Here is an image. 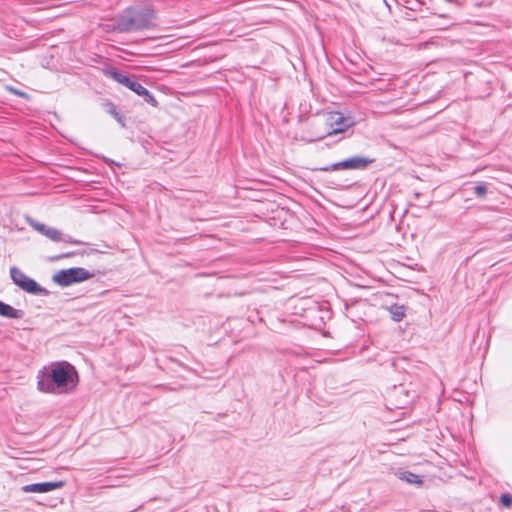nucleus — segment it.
Masks as SVG:
<instances>
[{
	"label": "nucleus",
	"mask_w": 512,
	"mask_h": 512,
	"mask_svg": "<svg viewBox=\"0 0 512 512\" xmlns=\"http://www.w3.org/2000/svg\"><path fill=\"white\" fill-rule=\"evenodd\" d=\"M79 383L76 368L67 361L54 362L37 374V389L43 393H67Z\"/></svg>",
	"instance_id": "nucleus-1"
},
{
	"label": "nucleus",
	"mask_w": 512,
	"mask_h": 512,
	"mask_svg": "<svg viewBox=\"0 0 512 512\" xmlns=\"http://www.w3.org/2000/svg\"><path fill=\"white\" fill-rule=\"evenodd\" d=\"M152 19L149 11L128 9L114 21L112 29L120 33L144 30L151 27Z\"/></svg>",
	"instance_id": "nucleus-2"
},
{
	"label": "nucleus",
	"mask_w": 512,
	"mask_h": 512,
	"mask_svg": "<svg viewBox=\"0 0 512 512\" xmlns=\"http://www.w3.org/2000/svg\"><path fill=\"white\" fill-rule=\"evenodd\" d=\"M102 72L106 77L113 79L117 83L124 85L128 89L135 92L137 95L143 97L144 101L149 103L153 107L158 106L156 98L152 95V93H150V91L147 88L141 85L135 79V77L125 75L113 66L104 67L102 69Z\"/></svg>",
	"instance_id": "nucleus-3"
},
{
	"label": "nucleus",
	"mask_w": 512,
	"mask_h": 512,
	"mask_svg": "<svg viewBox=\"0 0 512 512\" xmlns=\"http://www.w3.org/2000/svg\"><path fill=\"white\" fill-rule=\"evenodd\" d=\"M93 276L94 274L90 273L85 268L72 267L58 271L53 276V281L59 286L66 287L73 283H79L87 279H90Z\"/></svg>",
	"instance_id": "nucleus-4"
},
{
	"label": "nucleus",
	"mask_w": 512,
	"mask_h": 512,
	"mask_svg": "<svg viewBox=\"0 0 512 512\" xmlns=\"http://www.w3.org/2000/svg\"><path fill=\"white\" fill-rule=\"evenodd\" d=\"M10 276L12 281L27 293L42 296H47L49 294V291L46 288L40 286L35 280L28 277L17 267L10 268Z\"/></svg>",
	"instance_id": "nucleus-5"
},
{
	"label": "nucleus",
	"mask_w": 512,
	"mask_h": 512,
	"mask_svg": "<svg viewBox=\"0 0 512 512\" xmlns=\"http://www.w3.org/2000/svg\"><path fill=\"white\" fill-rule=\"evenodd\" d=\"M375 161L373 158H367L363 156H353L342 160L337 163H333L329 166L322 168L323 171H336V170H361L367 168L370 164Z\"/></svg>",
	"instance_id": "nucleus-6"
},
{
	"label": "nucleus",
	"mask_w": 512,
	"mask_h": 512,
	"mask_svg": "<svg viewBox=\"0 0 512 512\" xmlns=\"http://www.w3.org/2000/svg\"><path fill=\"white\" fill-rule=\"evenodd\" d=\"M29 224L34 230L44 235L53 242H61L63 240V233L57 228L49 227L36 220H30Z\"/></svg>",
	"instance_id": "nucleus-7"
},
{
	"label": "nucleus",
	"mask_w": 512,
	"mask_h": 512,
	"mask_svg": "<svg viewBox=\"0 0 512 512\" xmlns=\"http://www.w3.org/2000/svg\"><path fill=\"white\" fill-rule=\"evenodd\" d=\"M64 486L63 481L56 482H40L32 483L22 487V491L26 493H47L55 489L62 488Z\"/></svg>",
	"instance_id": "nucleus-8"
},
{
	"label": "nucleus",
	"mask_w": 512,
	"mask_h": 512,
	"mask_svg": "<svg viewBox=\"0 0 512 512\" xmlns=\"http://www.w3.org/2000/svg\"><path fill=\"white\" fill-rule=\"evenodd\" d=\"M331 119L333 121L334 127L329 134H337L344 132L346 129H348L354 124L351 118H345L340 113H334L331 116Z\"/></svg>",
	"instance_id": "nucleus-9"
},
{
	"label": "nucleus",
	"mask_w": 512,
	"mask_h": 512,
	"mask_svg": "<svg viewBox=\"0 0 512 512\" xmlns=\"http://www.w3.org/2000/svg\"><path fill=\"white\" fill-rule=\"evenodd\" d=\"M25 312L21 309H15L11 305L0 301V316L11 318V319H21L24 317Z\"/></svg>",
	"instance_id": "nucleus-10"
},
{
	"label": "nucleus",
	"mask_w": 512,
	"mask_h": 512,
	"mask_svg": "<svg viewBox=\"0 0 512 512\" xmlns=\"http://www.w3.org/2000/svg\"><path fill=\"white\" fill-rule=\"evenodd\" d=\"M390 317L395 322H400L406 315V307L397 303L385 307Z\"/></svg>",
	"instance_id": "nucleus-11"
},
{
	"label": "nucleus",
	"mask_w": 512,
	"mask_h": 512,
	"mask_svg": "<svg viewBox=\"0 0 512 512\" xmlns=\"http://www.w3.org/2000/svg\"><path fill=\"white\" fill-rule=\"evenodd\" d=\"M396 476L398 477V479L405 481L409 484H416L419 486L423 484L421 476L411 471H398L396 472Z\"/></svg>",
	"instance_id": "nucleus-12"
},
{
	"label": "nucleus",
	"mask_w": 512,
	"mask_h": 512,
	"mask_svg": "<svg viewBox=\"0 0 512 512\" xmlns=\"http://www.w3.org/2000/svg\"><path fill=\"white\" fill-rule=\"evenodd\" d=\"M474 193L478 198H483L487 194V186L485 183H480L474 187Z\"/></svg>",
	"instance_id": "nucleus-13"
},
{
	"label": "nucleus",
	"mask_w": 512,
	"mask_h": 512,
	"mask_svg": "<svg viewBox=\"0 0 512 512\" xmlns=\"http://www.w3.org/2000/svg\"><path fill=\"white\" fill-rule=\"evenodd\" d=\"M6 90L8 92H10L11 94L16 95L18 97H21V98H24V99H28L29 98V95L26 92L21 91V90L15 88L13 86H6Z\"/></svg>",
	"instance_id": "nucleus-14"
},
{
	"label": "nucleus",
	"mask_w": 512,
	"mask_h": 512,
	"mask_svg": "<svg viewBox=\"0 0 512 512\" xmlns=\"http://www.w3.org/2000/svg\"><path fill=\"white\" fill-rule=\"evenodd\" d=\"M500 503L503 507L510 508L512 505V495L504 493L500 496Z\"/></svg>",
	"instance_id": "nucleus-15"
},
{
	"label": "nucleus",
	"mask_w": 512,
	"mask_h": 512,
	"mask_svg": "<svg viewBox=\"0 0 512 512\" xmlns=\"http://www.w3.org/2000/svg\"><path fill=\"white\" fill-rule=\"evenodd\" d=\"M109 112L124 126L123 116L117 111L115 106H112Z\"/></svg>",
	"instance_id": "nucleus-16"
},
{
	"label": "nucleus",
	"mask_w": 512,
	"mask_h": 512,
	"mask_svg": "<svg viewBox=\"0 0 512 512\" xmlns=\"http://www.w3.org/2000/svg\"><path fill=\"white\" fill-rule=\"evenodd\" d=\"M62 241L66 242V243L75 244V245H81V244H83L81 241L76 240V239L72 238V237H71V236H69V235H66V236H65L64 234H63V240H62Z\"/></svg>",
	"instance_id": "nucleus-17"
},
{
	"label": "nucleus",
	"mask_w": 512,
	"mask_h": 512,
	"mask_svg": "<svg viewBox=\"0 0 512 512\" xmlns=\"http://www.w3.org/2000/svg\"><path fill=\"white\" fill-rule=\"evenodd\" d=\"M74 254H75L74 252H67V253H64V254H61V255L53 256V257H51V260L52 261H56V260H59V259H62V258L71 257Z\"/></svg>",
	"instance_id": "nucleus-18"
},
{
	"label": "nucleus",
	"mask_w": 512,
	"mask_h": 512,
	"mask_svg": "<svg viewBox=\"0 0 512 512\" xmlns=\"http://www.w3.org/2000/svg\"><path fill=\"white\" fill-rule=\"evenodd\" d=\"M508 239L512 240V232L508 235Z\"/></svg>",
	"instance_id": "nucleus-19"
}]
</instances>
